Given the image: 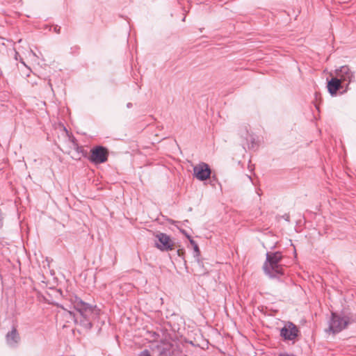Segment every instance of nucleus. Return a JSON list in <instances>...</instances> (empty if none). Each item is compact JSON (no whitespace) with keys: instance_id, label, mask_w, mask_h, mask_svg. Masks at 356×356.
I'll use <instances>...</instances> for the list:
<instances>
[{"instance_id":"f257e3e1","label":"nucleus","mask_w":356,"mask_h":356,"mask_svg":"<svg viewBox=\"0 0 356 356\" xmlns=\"http://www.w3.org/2000/svg\"><path fill=\"white\" fill-rule=\"evenodd\" d=\"M282 257L280 251L267 252L263 265V270L266 275L270 278H276L284 274V266L281 264Z\"/></svg>"},{"instance_id":"f03ea898","label":"nucleus","mask_w":356,"mask_h":356,"mask_svg":"<svg viewBox=\"0 0 356 356\" xmlns=\"http://www.w3.org/2000/svg\"><path fill=\"white\" fill-rule=\"evenodd\" d=\"M74 309L80 316V324L85 328L90 329L92 327L91 318L93 316L95 307L88 303L83 302L81 298L75 297L73 300Z\"/></svg>"},{"instance_id":"7ed1b4c3","label":"nucleus","mask_w":356,"mask_h":356,"mask_svg":"<svg viewBox=\"0 0 356 356\" xmlns=\"http://www.w3.org/2000/svg\"><path fill=\"white\" fill-rule=\"evenodd\" d=\"M351 322L352 321L348 316H342L337 313L332 312L327 331L331 332L333 334L339 333L344 330L348 324L351 323Z\"/></svg>"},{"instance_id":"20e7f679","label":"nucleus","mask_w":356,"mask_h":356,"mask_svg":"<svg viewBox=\"0 0 356 356\" xmlns=\"http://www.w3.org/2000/svg\"><path fill=\"white\" fill-rule=\"evenodd\" d=\"M108 149L103 146H96L90 150L89 160L95 164L105 163L108 159Z\"/></svg>"},{"instance_id":"39448f33","label":"nucleus","mask_w":356,"mask_h":356,"mask_svg":"<svg viewBox=\"0 0 356 356\" xmlns=\"http://www.w3.org/2000/svg\"><path fill=\"white\" fill-rule=\"evenodd\" d=\"M155 237L156 238L155 245L160 250L169 251L174 249L175 243L170 236L165 233L159 232L156 234Z\"/></svg>"},{"instance_id":"423d86ee","label":"nucleus","mask_w":356,"mask_h":356,"mask_svg":"<svg viewBox=\"0 0 356 356\" xmlns=\"http://www.w3.org/2000/svg\"><path fill=\"white\" fill-rule=\"evenodd\" d=\"M299 334V330L292 322L288 321L280 330V336L285 340L293 341Z\"/></svg>"},{"instance_id":"0eeeda50","label":"nucleus","mask_w":356,"mask_h":356,"mask_svg":"<svg viewBox=\"0 0 356 356\" xmlns=\"http://www.w3.org/2000/svg\"><path fill=\"white\" fill-rule=\"evenodd\" d=\"M335 76L338 77L342 83H346L348 86L355 78L354 72H352L348 65H343L335 70Z\"/></svg>"},{"instance_id":"6e6552de","label":"nucleus","mask_w":356,"mask_h":356,"mask_svg":"<svg viewBox=\"0 0 356 356\" xmlns=\"http://www.w3.org/2000/svg\"><path fill=\"white\" fill-rule=\"evenodd\" d=\"M193 172L197 179L204 181L210 177L211 172L208 164L201 163L193 168Z\"/></svg>"},{"instance_id":"1a4fd4ad","label":"nucleus","mask_w":356,"mask_h":356,"mask_svg":"<svg viewBox=\"0 0 356 356\" xmlns=\"http://www.w3.org/2000/svg\"><path fill=\"white\" fill-rule=\"evenodd\" d=\"M20 336L15 326H13L10 331L6 335V341L8 346L16 348L20 342Z\"/></svg>"},{"instance_id":"9d476101","label":"nucleus","mask_w":356,"mask_h":356,"mask_svg":"<svg viewBox=\"0 0 356 356\" xmlns=\"http://www.w3.org/2000/svg\"><path fill=\"white\" fill-rule=\"evenodd\" d=\"M342 84L338 77H333L327 81V90L332 96L336 95L337 91L342 88Z\"/></svg>"},{"instance_id":"9b49d317","label":"nucleus","mask_w":356,"mask_h":356,"mask_svg":"<svg viewBox=\"0 0 356 356\" xmlns=\"http://www.w3.org/2000/svg\"><path fill=\"white\" fill-rule=\"evenodd\" d=\"M197 266L200 268V275H204L208 273L207 269H206L204 266L203 261L202 259H200L199 257L195 258Z\"/></svg>"},{"instance_id":"f8f14e48","label":"nucleus","mask_w":356,"mask_h":356,"mask_svg":"<svg viewBox=\"0 0 356 356\" xmlns=\"http://www.w3.org/2000/svg\"><path fill=\"white\" fill-rule=\"evenodd\" d=\"M181 232L189 239L191 244L194 247L195 244H197L196 242L191 238V236H189L186 231L181 230Z\"/></svg>"},{"instance_id":"ddd939ff","label":"nucleus","mask_w":356,"mask_h":356,"mask_svg":"<svg viewBox=\"0 0 356 356\" xmlns=\"http://www.w3.org/2000/svg\"><path fill=\"white\" fill-rule=\"evenodd\" d=\"M193 249H194V257L195 258L199 257L200 249H199L197 244H195Z\"/></svg>"},{"instance_id":"4468645a","label":"nucleus","mask_w":356,"mask_h":356,"mask_svg":"<svg viewBox=\"0 0 356 356\" xmlns=\"http://www.w3.org/2000/svg\"><path fill=\"white\" fill-rule=\"evenodd\" d=\"M138 356H151V354L148 350L145 349V350L141 351L139 353Z\"/></svg>"},{"instance_id":"2eb2a0df","label":"nucleus","mask_w":356,"mask_h":356,"mask_svg":"<svg viewBox=\"0 0 356 356\" xmlns=\"http://www.w3.org/2000/svg\"><path fill=\"white\" fill-rule=\"evenodd\" d=\"M69 314H70V316L72 317V318L74 320V321L76 323H77L78 321H79L78 320V317H76L75 315L72 312H70Z\"/></svg>"},{"instance_id":"dca6fc26","label":"nucleus","mask_w":356,"mask_h":356,"mask_svg":"<svg viewBox=\"0 0 356 356\" xmlns=\"http://www.w3.org/2000/svg\"><path fill=\"white\" fill-rule=\"evenodd\" d=\"M18 57H20V56H19V53L15 51V58L16 60H18Z\"/></svg>"},{"instance_id":"f3484780","label":"nucleus","mask_w":356,"mask_h":356,"mask_svg":"<svg viewBox=\"0 0 356 356\" xmlns=\"http://www.w3.org/2000/svg\"><path fill=\"white\" fill-rule=\"evenodd\" d=\"M60 27H58V26H56L54 28V31L57 33H60Z\"/></svg>"},{"instance_id":"a211bd4d","label":"nucleus","mask_w":356,"mask_h":356,"mask_svg":"<svg viewBox=\"0 0 356 356\" xmlns=\"http://www.w3.org/2000/svg\"><path fill=\"white\" fill-rule=\"evenodd\" d=\"M132 106H133V105H132V103H131V102H129V103H127V107L128 108H131V107H132Z\"/></svg>"},{"instance_id":"6ab92c4d","label":"nucleus","mask_w":356,"mask_h":356,"mask_svg":"<svg viewBox=\"0 0 356 356\" xmlns=\"http://www.w3.org/2000/svg\"><path fill=\"white\" fill-rule=\"evenodd\" d=\"M19 60H20V62H21V63H22L24 66H26L25 63L24 62V60H23L22 58H20V59H19Z\"/></svg>"}]
</instances>
